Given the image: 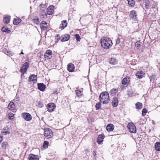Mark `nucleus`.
<instances>
[{"instance_id":"ea45409f","label":"nucleus","mask_w":160,"mask_h":160,"mask_svg":"<svg viewBox=\"0 0 160 160\" xmlns=\"http://www.w3.org/2000/svg\"><path fill=\"white\" fill-rule=\"evenodd\" d=\"M147 112V110L146 108H144L142 111V115L143 116H145Z\"/></svg>"},{"instance_id":"a211bd4d","label":"nucleus","mask_w":160,"mask_h":160,"mask_svg":"<svg viewBox=\"0 0 160 160\" xmlns=\"http://www.w3.org/2000/svg\"><path fill=\"white\" fill-rule=\"evenodd\" d=\"M29 160H38L39 157L38 155L31 154L29 156Z\"/></svg>"},{"instance_id":"0eeeda50","label":"nucleus","mask_w":160,"mask_h":160,"mask_svg":"<svg viewBox=\"0 0 160 160\" xmlns=\"http://www.w3.org/2000/svg\"><path fill=\"white\" fill-rule=\"evenodd\" d=\"M47 107L48 111L49 112H52L54 110L56 106L54 103H49L47 105Z\"/></svg>"},{"instance_id":"13d9d810","label":"nucleus","mask_w":160,"mask_h":160,"mask_svg":"<svg viewBox=\"0 0 160 160\" xmlns=\"http://www.w3.org/2000/svg\"><path fill=\"white\" fill-rule=\"evenodd\" d=\"M7 128V129H8V128Z\"/></svg>"},{"instance_id":"49530a36","label":"nucleus","mask_w":160,"mask_h":160,"mask_svg":"<svg viewBox=\"0 0 160 160\" xmlns=\"http://www.w3.org/2000/svg\"><path fill=\"white\" fill-rule=\"evenodd\" d=\"M116 44H119L120 42L121 41L120 40L119 38H117L116 40Z\"/></svg>"},{"instance_id":"f257e3e1","label":"nucleus","mask_w":160,"mask_h":160,"mask_svg":"<svg viewBox=\"0 0 160 160\" xmlns=\"http://www.w3.org/2000/svg\"><path fill=\"white\" fill-rule=\"evenodd\" d=\"M99 98L100 102L103 104H107L110 101L109 94L107 92L101 93L99 95Z\"/></svg>"},{"instance_id":"c9c22d12","label":"nucleus","mask_w":160,"mask_h":160,"mask_svg":"<svg viewBox=\"0 0 160 160\" xmlns=\"http://www.w3.org/2000/svg\"><path fill=\"white\" fill-rule=\"evenodd\" d=\"M118 90V89L113 88L110 90V92L111 94H115Z\"/></svg>"},{"instance_id":"5fc2aeb1","label":"nucleus","mask_w":160,"mask_h":160,"mask_svg":"<svg viewBox=\"0 0 160 160\" xmlns=\"http://www.w3.org/2000/svg\"><path fill=\"white\" fill-rule=\"evenodd\" d=\"M155 77L154 76H152L151 77V78H150V79L151 80V79H152L153 78H154Z\"/></svg>"},{"instance_id":"7c9ffc66","label":"nucleus","mask_w":160,"mask_h":160,"mask_svg":"<svg viewBox=\"0 0 160 160\" xmlns=\"http://www.w3.org/2000/svg\"><path fill=\"white\" fill-rule=\"evenodd\" d=\"M76 94L78 98H80L82 97V93L79 90H77L75 91Z\"/></svg>"},{"instance_id":"473e14b6","label":"nucleus","mask_w":160,"mask_h":160,"mask_svg":"<svg viewBox=\"0 0 160 160\" xmlns=\"http://www.w3.org/2000/svg\"><path fill=\"white\" fill-rule=\"evenodd\" d=\"M128 4L132 7L134 5L135 2L133 0H128Z\"/></svg>"},{"instance_id":"f704fd0d","label":"nucleus","mask_w":160,"mask_h":160,"mask_svg":"<svg viewBox=\"0 0 160 160\" xmlns=\"http://www.w3.org/2000/svg\"><path fill=\"white\" fill-rule=\"evenodd\" d=\"M2 31L6 32H8L9 31V29L7 28L6 27H3L2 28Z\"/></svg>"},{"instance_id":"4c0bfd02","label":"nucleus","mask_w":160,"mask_h":160,"mask_svg":"<svg viewBox=\"0 0 160 160\" xmlns=\"http://www.w3.org/2000/svg\"><path fill=\"white\" fill-rule=\"evenodd\" d=\"M8 118L10 120H12L14 116V114L12 113H10L8 115Z\"/></svg>"},{"instance_id":"dca6fc26","label":"nucleus","mask_w":160,"mask_h":160,"mask_svg":"<svg viewBox=\"0 0 160 160\" xmlns=\"http://www.w3.org/2000/svg\"><path fill=\"white\" fill-rule=\"evenodd\" d=\"M67 68L69 72H72L74 70V66L72 63H69L67 65Z\"/></svg>"},{"instance_id":"a19ab883","label":"nucleus","mask_w":160,"mask_h":160,"mask_svg":"<svg viewBox=\"0 0 160 160\" xmlns=\"http://www.w3.org/2000/svg\"><path fill=\"white\" fill-rule=\"evenodd\" d=\"M141 42L139 41H138L135 44V46L138 48H139L141 46Z\"/></svg>"},{"instance_id":"412c9836","label":"nucleus","mask_w":160,"mask_h":160,"mask_svg":"<svg viewBox=\"0 0 160 160\" xmlns=\"http://www.w3.org/2000/svg\"><path fill=\"white\" fill-rule=\"evenodd\" d=\"M114 129V125L112 124H109L107 125L106 127V129L108 131H112Z\"/></svg>"},{"instance_id":"393cba45","label":"nucleus","mask_w":160,"mask_h":160,"mask_svg":"<svg viewBox=\"0 0 160 160\" xmlns=\"http://www.w3.org/2000/svg\"><path fill=\"white\" fill-rule=\"evenodd\" d=\"M154 148L155 150L158 151H160V142H157L155 144Z\"/></svg>"},{"instance_id":"2eb2a0df","label":"nucleus","mask_w":160,"mask_h":160,"mask_svg":"<svg viewBox=\"0 0 160 160\" xmlns=\"http://www.w3.org/2000/svg\"><path fill=\"white\" fill-rule=\"evenodd\" d=\"M137 15L136 14V12L135 11L133 10L131 11L130 13V17L132 19H136L137 18Z\"/></svg>"},{"instance_id":"bb28decb","label":"nucleus","mask_w":160,"mask_h":160,"mask_svg":"<svg viewBox=\"0 0 160 160\" xmlns=\"http://www.w3.org/2000/svg\"><path fill=\"white\" fill-rule=\"evenodd\" d=\"M10 19V17L9 16H5L3 19V21L6 24H8L9 23Z\"/></svg>"},{"instance_id":"aec40b11","label":"nucleus","mask_w":160,"mask_h":160,"mask_svg":"<svg viewBox=\"0 0 160 160\" xmlns=\"http://www.w3.org/2000/svg\"><path fill=\"white\" fill-rule=\"evenodd\" d=\"M112 106L114 107H117L118 104V100L116 97H114L112 101Z\"/></svg>"},{"instance_id":"9b49d317","label":"nucleus","mask_w":160,"mask_h":160,"mask_svg":"<svg viewBox=\"0 0 160 160\" xmlns=\"http://www.w3.org/2000/svg\"><path fill=\"white\" fill-rule=\"evenodd\" d=\"M40 25L42 30L44 31L46 30L47 28V23L45 21L42 22L40 24Z\"/></svg>"},{"instance_id":"f3484780","label":"nucleus","mask_w":160,"mask_h":160,"mask_svg":"<svg viewBox=\"0 0 160 160\" xmlns=\"http://www.w3.org/2000/svg\"><path fill=\"white\" fill-rule=\"evenodd\" d=\"M37 75H31L29 78V80L30 81H32L34 82L37 81Z\"/></svg>"},{"instance_id":"6e6552de","label":"nucleus","mask_w":160,"mask_h":160,"mask_svg":"<svg viewBox=\"0 0 160 160\" xmlns=\"http://www.w3.org/2000/svg\"><path fill=\"white\" fill-rule=\"evenodd\" d=\"M52 55V52L51 50H47L45 53L44 56V58L45 60L47 59H49L51 58Z\"/></svg>"},{"instance_id":"ddd939ff","label":"nucleus","mask_w":160,"mask_h":160,"mask_svg":"<svg viewBox=\"0 0 160 160\" xmlns=\"http://www.w3.org/2000/svg\"><path fill=\"white\" fill-rule=\"evenodd\" d=\"M70 37V35L68 34L62 35L61 37V40L62 42L67 41L69 39Z\"/></svg>"},{"instance_id":"6e6d98bb","label":"nucleus","mask_w":160,"mask_h":160,"mask_svg":"<svg viewBox=\"0 0 160 160\" xmlns=\"http://www.w3.org/2000/svg\"><path fill=\"white\" fill-rule=\"evenodd\" d=\"M20 54H24L22 52L21 53H20Z\"/></svg>"},{"instance_id":"4468645a","label":"nucleus","mask_w":160,"mask_h":160,"mask_svg":"<svg viewBox=\"0 0 160 160\" xmlns=\"http://www.w3.org/2000/svg\"><path fill=\"white\" fill-rule=\"evenodd\" d=\"M152 7L155 12L158 11V8L157 7V3L153 1H151L150 2V8Z\"/></svg>"},{"instance_id":"3c124183","label":"nucleus","mask_w":160,"mask_h":160,"mask_svg":"<svg viewBox=\"0 0 160 160\" xmlns=\"http://www.w3.org/2000/svg\"><path fill=\"white\" fill-rule=\"evenodd\" d=\"M48 142L47 141H45L44 142L43 146L45 147L46 146H48Z\"/></svg>"},{"instance_id":"37998d69","label":"nucleus","mask_w":160,"mask_h":160,"mask_svg":"<svg viewBox=\"0 0 160 160\" xmlns=\"http://www.w3.org/2000/svg\"><path fill=\"white\" fill-rule=\"evenodd\" d=\"M75 36L77 40V41H80V37L78 34H76L75 35Z\"/></svg>"},{"instance_id":"72a5a7b5","label":"nucleus","mask_w":160,"mask_h":160,"mask_svg":"<svg viewBox=\"0 0 160 160\" xmlns=\"http://www.w3.org/2000/svg\"><path fill=\"white\" fill-rule=\"evenodd\" d=\"M10 133V132L9 131L7 130L6 129V128H4L3 130V131L2 132V134L3 135L6 134H9Z\"/></svg>"},{"instance_id":"20e7f679","label":"nucleus","mask_w":160,"mask_h":160,"mask_svg":"<svg viewBox=\"0 0 160 160\" xmlns=\"http://www.w3.org/2000/svg\"><path fill=\"white\" fill-rule=\"evenodd\" d=\"M128 129L131 133H135L136 132V128L134 124L132 122L128 123L127 126Z\"/></svg>"},{"instance_id":"603ef678","label":"nucleus","mask_w":160,"mask_h":160,"mask_svg":"<svg viewBox=\"0 0 160 160\" xmlns=\"http://www.w3.org/2000/svg\"><path fill=\"white\" fill-rule=\"evenodd\" d=\"M2 141V136H0V142H1Z\"/></svg>"},{"instance_id":"e433bc0d","label":"nucleus","mask_w":160,"mask_h":160,"mask_svg":"<svg viewBox=\"0 0 160 160\" xmlns=\"http://www.w3.org/2000/svg\"><path fill=\"white\" fill-rule=\"evenodd\" d=\"M3 52L8 56H10V54L9 51L6 48H4L3 50Z\"/></svg>"},{"instance_id":"864d4df0","label":"nucleus","mask_w":160,"mask_h":160,"mask_svg":"<svg viewBox=\"0 0 160 160\" xmlns=\"http://www.w3.org/2000/svg\"><path fill=\"white\" fill-rule=\"evenodd\" d=\"M93 154L94 157L96 156V151H93Z\"/></svg>"},{"instance_id":"4be33fe9","label":"nucleus","mask_w":160,"mask_h":160,"mask_svg":"<svg viewBox=\"0 0 160 160\" xmlns=\"http://www.w3.org/2000/svg\"><path fill=\"white\" fill-rule=\"evenodd\" d=\"M67 22L66 20H63L62 22L60 24V28L62 29H63L67 25Z\"/></svg>"},{"instance_id":"c03bdc74","label":"nucleus","mask_w":160,"mask_h":160,"mask_svg":"<svg viewBox=\"0 0 160 160\" xmlns=\"http://www.w3.org/2000/svg\"><path fill=\"white\" fill-rule=\"evenodd\" d=\"M7 142H3L2 143V147L3 148H5L6 145H7Z\"/></svg>"},{"instance_id":"6ab92c4d","label":"nucleus","mask_w":160,"mask_h":160,"mask_svg":"<svg viewBox=\"0 0 160 160\" xmlns=\"http://www.w3.org/2000/svg\"><path fill=\"white\" fill-rule=\"evenodd\" d=\"M38 86V89L41 91H43L46 88L45 85L42 83H39Z\"/></svg>"},{"instance_id":"a878e982","label":"nucleus","mask_w":160,"mask_h":160,"mask_svg":"<svg viewBox=\"0 0 160 160\" xmlns=\"http://www.w3.org/2000/svg\"><path fill=\"white\" fill-rule=\"evenodd\" d=\"M151 1H149L148 0H145V8L147 9H149L150 8V2Z\"/></svg>"},{"instance_id":"de8ad7c7","label":"nucleus","mask_w":160,"mask_h":160,"mask_svg":"<svg viewBox=\"0 0 160 160\" xmlns=\"http://www.w3.org/2000/svg\"><path fill=\"white\" fill-rule=\"evenodd\" d=\"M40 8L46 9V6L45 4H42L40 5Z\"/></svg>"},{"instance_id":"cd10ccee","label":"nucleus","mask_w":160,"mask_h":160,"mask_svg":"<svg viewBox=\"0 0 160 160\" xmlns=\"http://www.w3.org/2000/svg\"><path fill=\"white\" fill-rule=\"evenodd\" d=\"M110 63L111 64L115 65L118 63V62L115 58H112L110 61Z\"/></svg>"},{"instance_id":"58836bf2","label":"nucleus","mask_w":160,"mask_h":160,"mask_svg":"<svg viewBox=\"0 0 160 160\" xmlns=\"http://www.w3.org/2000/svg\"><path fill=\"white\" fill-rule=\"evenodd\" d=\"M41 13L42 14L40 15V18L41 19H43L46 18L47 15L46 13Z\"/></svg>"},{"instance_id":"c85d7f7f","label":"nucleus","mask_w":160,"mask_h":160,"mask_svg":"<svg viewBox=\"0 0 160 160\" xmlns=\"http://www.w3.org/2000/svg\"><path fill=\"white\" fill-rule=\"evenodd\" d=\"M21 20L20 18L15 19L13 21V23L17 25L21 22Z\"/></svg>"},{"instance_id":"5701e85b","label":"nucleus","mask_w":160,"mask_h":160,"mask_svg":"<svg viewBox=\"0 0 160 160\" xmlns=\"http://www.w3.org/2000/svg\"><path fill=\"white\" fill-rule=\"evenodd\" d=\"M104 136L103 134L99 135L97 139V142L98 144H100L103 141V139L104 138Z\"/></svg>"},{"instance_id":"b1692460","label":"nucleus","mask_w":160,"mask_h":160,"mask_svg":"<svg viewBox=\"0 0 160 160\" xmlns=\"http://www.w3.org/2000/svg\"><path fill=\"white\" fill-rule=\"evenodd\" d=\"M8 108L9 109L14 110L15 109V106L13 102H11L8 104Z\"/></svg>"},{"instance_id":"f8f14e48","label":"nucleus","mask_w":160,"mask_h":160,"mask_svg":"<svg viewBox=\"0 0 160 160\" xmlns=\"http://www.w3.org/2000/svg\"><path fill=\"white\" fill-rule=\"evenodd\" d=\"M54 7L53 5H50L47 9V14L49 15H51L53 13L54 11Z\"/></svg>"},{"instance_id":"09e8293b","label":"nucleus","mask_w":160,"mask_h":160,"mask_svg":"<svg viewBox=\"0 0 160 160\" xmlns=\"http://www.w3.org/2000/svg\"><path fill=\"white\" fill-rule=\"evenodd\" d=\"M43 103L42 102H39L38 103V106L40 108H42L43 106Z\"/></svg>"},{"instance_id":"79ce46f5","label":"nucleus","mask_w":160,"mask_h":160,"mask_svg":"<svg viewBox=\"0 0 160 160\" xmlns=\"http://www.w3.org/2000/svg\"><path fill=\"white\" fill-rule=\"evenodd\" d=\"M33 22L35 24H38L39 23V20L38 18L37 19H34L33 20Z\"/></svg>"},{"instance_id":"a18cd8bd","label":"nucleus","mask_w":160,"mask_h":160,"mask_svg":"<svg viewBox=\"0 0 160 160\" xmlns=\"http://www.w3.org/2000/svg\"><path fill=\"white\" fill-rule=\"evenodd\" d=\"M55 39L57 40V42H58L60 39L59 35H57L56 36H55Z\"/></svg>"},{"instance_id":"7ed1b4c3","label":"nucleus","mask_w":160,"mask_h":160,"mask_svg":"<svg viewBox=\"0 0 160 160\" xmlns=\"http://www.w3.org/2000/svg\"><path fill=\"white\" fill-rule=\"evenodd\" d=\"M44 135L47 139H51L53 136V132L52 130L49 128H46L44 129Z\"/></svg>"},{"instance_id":"f03ea898","label":"nucleus","mask_w":160,"mask_h":160,"mask_svg":"<svg viewBox=\"0 0 160 160\" xmlns=\"http://www.w3.org/2000/svg\"><path fill=\"white\" fill-rule=\"evenodd\" d=\"M101 43L102 47L104 48L109 49L112 45V40L109 38H105L103 40H101Z\"/></svg>"},{"instance_id":"c756f323","label":"nucleus","mask_w":160,"mask_h":160,"mask_svg":"<svg viewBox=\"0 0 160 160\" xmlns=\"http://www.w3.org/2000/svg\"><path fill=\"white\" fill-rule=\"evenodd\" d=\"M135 105L136 108L138 109H140L142 107V103L139 102L137 103Z\"/></svg>"},{"instance_id":"39448f33","label":"nucleus","mask_w":160,"mask_h":160,"mask_svg":"<svg viewBox=\"0 0 160 160\" xmlns=\"http://www.w3.org/2000/svg\"><path fill=\"white\" fill-rule=\"evenodd\" d=\"M22 118L27 121H30L32 119L31 115L28 112H24L22 113Z\"/></svg>"},{"instance_id":"1a4fd4ad","label":"nucleus","mask_w":160,"mask_h":160,"mask_svg":"<svg viewBox=\"0 0 160 160\" xmlns=\"http://www.w3.org/2000/svg\"><path fill=\"white\" fill-rule=\"evenodd\" d=\"M130 77H126L123 79L122 81V84L124 87H126L129 84L130 82Z\"/></svg>"},{"instance_id":"2f4dec72","label":"nucleus","mask_w":160,"mask_h":160,"mask_svg":"<svg viewBox=\"0 0 160 160\" xmlns=\"http://www.w3.org/2000/svg\"><path fill=\"white\" fill-rule=\"evenodd\" d=\"M101 102H98L96 103V104L95 105V107H96V109L97 110H99L101 108Z\"/></svg>"},{"instance_id":"9d476101","label":"nucleus","mask_w":160,"mask_h":160,"mask_svg":"<svg viewBox=\"0 0 160 160\" xmlns=\"http://www.w3.org/2000/svg\"><path fill=\"white\" fill-rule=\"evenodd\" d=\"M145 72L142 70H139L136 73L137 77L139 79H141L144 77Z\"/></svg>"},{"instance_id":"423d86ee","label":"nucleus","mask_w":160,"mask_h":160,"mask_svg":"<svg viewBox=\"0 0 160 160\" xmlns=\"http://www.w3.org/2000/svg\"><path fill=\"white\" fill-rule=\"evenodd\" d=\"M29 64L28 62H25L22 67L21 68L20 71L22 73V75L23 74L27 72Z\"/></svg>"},{"instance_id":"4d7b16f0","label":"nucleus","mask_w":160,"mask_h":160,"mask_svg":"<svg viewBox=\"0 0 160 160\" xmlns=\"http://www.w3.org/2000/svg\"><path fill=\"white\" fill-rule=\"evenodd\" d=\"M7 128V129H8V128Z\"/></svg>"},{"instance_id":"8fccbe9b","label":"nucleus","mask_w":160,"mask_h":160,"mask_svg":"<svg viewBox=\"0 0 160 160\" xmlns=\"http://www.w3.org/2000/svg\"><path fill=\"white\" fill-rule=\"evenodd\" d=\"M41 13H45V10L46 9L44 8H40Z\"/></svg>"}]
</instances>
